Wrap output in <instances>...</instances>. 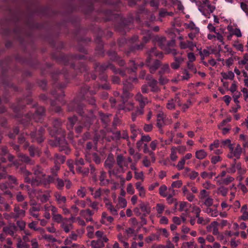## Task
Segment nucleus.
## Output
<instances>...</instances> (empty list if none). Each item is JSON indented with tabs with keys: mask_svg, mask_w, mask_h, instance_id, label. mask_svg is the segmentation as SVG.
<instances>
[{
	"mask_svg": "<svg viewBox=\"0 0 248 248\" xmlns=\"http://www.w3.org/2000/svg\"><path fill=\"white\" fill-rule=\"evenodd\" d=\"M175 103H177L179 106H181L180 99L178 94H176L173 98L168 101V102L166 105V107L168 109L170 110L174 109Z\"/></svg>",
	"mask_w": 248,
	"mask_h": 248,
	"instance_id": "22",
	"label": "nucleus"
},
{
	"mask_svg": "<svg viewBox=\"0 0 248 248\" xmlns=\"http://www.w3.org/2000/svg\"><path fill=\"white\" fill-rule=\"evenodd\" d=\"M93 147V142H88L86 143L85 150V155L87 153H91L93 152L92 149Z\"/></svg>",
	"mask_w": 248,
	"mask_h": 248,
	"instance_id": "50",
	"label": "nucleus"
},
{
	"mask_svg": "<svg viewBox=\"0 0 248 248\" xmlns=\"http://www.w3.org/2000/svg\"><path fill=\"white\" fill-rule=\"evenodd\" d=\"M226 146H229L230 149L232 150V147L231 143V140H230L229 139H227L226 140H222L221 142V147H225Z\"/></svg>",
	"mask_w": 248,
	"mask_h": 248,
	"instance_id": "57",
	"label": "nucleus"
},
{
	"mask_svg": "<svg viewBox=\"0 0 248 248\" xmlns=\"http://www.w3.org/2000/svg\"><path fill=\"white\" fill-rule=\"evenodd\" d=\"M3 232L11 236H14L15 233L14 228L12 227H4L3 228Z\"/></svg>",
	"mask_w": 248,
	"mask_h": 248,
	"instance_id": "47",
	"label": "nucleus"
},
{
	"mask_svg": "<svg viewBox=\"0 0 248 248\" xmlns=\"http://www.w3.org/2000/svg\"><path fill=\"white\" fill-rule=\"evenodd\" d=\"M5 6L6 9L11 14V16L4 18L0 22V33L5 37L13 36L21 40L22 30L19 23L20 17L17 14H13L8 7V0H0Z\"/></svg>",
	"mask_w": 248,
	"mask_h": 248,
	"instance_id": "6",
	"label": "nucleus"
},
{
	"mask_svg": "<svg viewBox=\"0 0 248 248\" xmlns=\"http://www.w3.org/2000/svg\"><path fill=\"white\" fill-rule=\"evenodd\" d=\"M38 85L43 90H46L47 89V82L46 79L39 80L38 82Z\"/></svg>",
	"mask_w": 248,
	"mask_h": 248,
	"instance_id": "63",
	"label": "nucleus"
},
{
	"mask_svg": "<svg viewBox=\"0 0 248 248\" xmlns=\"http://www.w3.org/2000/svg\"><path fill=\"white\" fill-rule=\"evenodd\" d=\"M121 98L122 103L119 105V109L124 110L125 111L133 110L134 108V104L133 103L128 101L127 100L129 98H124L122 96H121Z\"/></svg>",
	"mask_w": 248,
	"mask_h": 248,
	"instance_id": "18",
	"label": "nucleus"
},
{
	"mask_svg": "<svg viewBox=\"0 0 248 248\" xmlns=\"http://www.w3.org/2000/svg\"><path fill=\"white\" fill-rule=\"evenodd\" d=\"M61 227L66 233H68L73 229V225L71 223L63 222L61 224Z\"/></svg>",
	"mask_w": 248,
	"mask_h": 248,
	"instance_id": "41",
	"label": "nucleus"
},
{
	"mask_svg": "<svg viewBox=\"0 0 248 248\" xmlns=\"http://www.w3.org/2000/svg\"><path fill=\"white\" fill-rule=\"evenodd\" d=\"M221 75L223 78V79L221 80L222 82H223V79L232 80L234 77V73L231 71L228 73L222 72Z\"/></svg>",
	"mask_w": 248,
	"mask_h": 248,
	"instance_id": "39",
	"label": "nucleus"
},
{
	"mask_svg": "<svg viewBox=\"0 0 248 248\" xmlns=\"http://www.w3.org/2000/svg\"><path fill=\"white\" fill-rule=\"evenodd\" d=\"M85 156L86 161L90 163L94 162L96 165H99L102 161L101 155L96 152H93L91 153H87Z\"/></svg>",
	"mask_w": 248,
	"mask_h": 248,
	"instance_id": "17",
	"label": "nucleus"
},
{
	"mask_svg": "<svg viewBox=\"0 0 248 248\" xmlns=\"http://www.w3.org/2000/svg\"><path fill=\"white\" fill-rule=\"evenodd\" d=\"M141 32L143 35V42L140 43V44L137 43L138 41V37L137 35H134L128 40L124 37L120 38L118 41L120 50H124L126 54L129 55L131 52L142 49L144 44L153 38V41L159 46L161 49H168V53H170V52L172 49H170V47L174 44V41H167L166 38L163 36L158 35L153 36L152 31L149 29H142L141 30Z\"/></svg>",
	"mask_w": 248,
	"mask_h": 248,
	"instance_id": "5",
	"label": "nucleus"
},
{
	"mask_svg": "<svg viewBox=\"0 0 248 248\" xmlns=\"http://www.w3.org/2000/svg\"><path fill=\"white\" fill-rule=\"evenodd\" d=\"M186 25L187 28H189L191 30H194L196 33H199V29L197 27H196L195 24L193 21H190V22L188 24H186Z\"/></svg>",
	"mask_w": 248,
	"mask_h": 248,
	"instance_id": "53",
	"label": "nucleus"
},
{
	"mask_svg": "<svg viewBox=\"0 0 248 248\" xmlns=\"http://www.w3.org/2000/svg\"><path fill=\"white\" fill-rule=\"evenodd\" d=\"M129 64V68H128L127 70L128 71L130 70L131 72L134 73L136 72L138 66L142 67L144 65V63L143 62H140L139 64H138V63H136L133 61H130Z\"/></svg>",
	"mask_w": 248,
	"mask_h": 248,
	"instance_id": "27",
	"label": "nucleus"
},
{
	"mask_svg": "<svg viewBox=\"0 0 248 248\" xmlns=\"http://www.w3.org/2000/svg\"><path fill=\"white\" fill-rule=\"evenodd\" d=\"M187 69L193 73L196 74L197 73V69L192 62H187Z\"/></svg>",
	"mask_w": 248,
	"mask_h": 248,
	"instance_id": "59",
	"label": "nucleus"
},
{
	"mask_svg": "<svg viewBox=\"0 0 248 248\" xmlns=\"http://www.w3.org/2000/svg\"><path fill=\"white\" fill-rule=\"evenodd\" d=\"M167 190V187L164 185H162L159 189V193L162 197H166L168 195L166 193Z\"/></svg>",
	"mask_w": 248,
	"mask_h": 248,
	"instance_id": "51",
	"label": "nucleus"
},
{
	"mask_svg": "<svg viewBox=\"0 0 248 248\" xmlns=\"http://www.w3.org/2000/svg\"><path fill=\"white\" fill-rule=\"evenodd\" d=\"M19 158L20 160L26 164L32 165L34 163V161L31 159L29 156L24 154H19Z\"/></svg>",
	"mask_w": 248,
	"mask_h": 248,
	"instance_id": "31",
	"label": "nucleus"
},
{
	"mask_svg": "<svg viewBox=\"0 0 248 248\" xmlns=\"http://www.w3.org/2000/svg\"><path fill=\"white\" fill-rule=\"evenodd\" d=\"M207 154L204 150H200L196 152V157L199 159H203Z\"/></svg>",
	"mask_w": 248,
	"mask_h": 248,
	"instance_id": "43",
	"label": "nucleus"
},
{
	"mask_svg": "<svg viewBox=\"0 0 248 248\" xmlns=\"http://www.w3.org/2000/svg\"><path fill=\"white\" fill-rule=\"evenodd\" d=\"M107 54L110 60L116 62L119 66H123L125 64L124 61L121 59L115 51L111 49L107 52Z\"/></svg>",
	"mask_w": 248,
	"mask_h": 248,
	"instance_id": "19",
	"label": "nucleus"
},
{
	"mask_svg": "<svg viewBox=\"0 0 248 248\" xmlns=\"http://www.w3.org/2000/svg\"><path fill=\"white\" fill-rule=\"evenodd\" d=\"M16 166L18 171L24 177L26 183L31 184L32 186H38L43 183L46 182V178L44 177L42 168L37 165L33 169V173L28 170L26 167L23 166H18L17 163H15Z\"/></svg>",
	"mask_w": 248,
	"mask_h": 248,
	"instance_id": "7",
	"label": "nucleus"
},
{
	"mask_svg": "<svg viewBox=\"0 0 248 248\" xmlns=\"http://www.w3.org/2000/svg\"><path fill=\"white\" fill-rule=\"evenodd\" d=\"M19 131V129L18 126H15L14 127L13 131H10L8 136L10 139H14L16 136L18 134Z\"/></svg>",
	"mask_w": 248,
	"mask_h": 248,
	"instance_id": "44",
	"label": "nucleus"
},
{
	"mask_svg": "<svg viewBox=\"0 0 248 248\" xmlns=\"http://www.w3.org/2000/svg\"><path fill=\"white\" fill-rule=\"evenodd\" d=\"M127 202L126 200L123 198L119 197L118 199V203L117 206L119 208H124L126 206Z\"/></svg>",
	"mask_w": 248,
	"mask_h": 248,
	"instance_id": "52",
	"label": "nucleus"
},
{
	"mask_svg": "<svg viewBox=\"0 0 248 248\" xmlns=\"http://www.w3.org/2000/svg\"><path fill=\"white\" fill-rule=\"evenodd\" d=\"M15 198L17 202H21L25 200L27 196L23 195L21 192H17L15 195Z\"/></svg>",
	"mask_w": 248,
	"mask_h": 248,
	"instance_id": "45",
	"label": "nucleus"
},
{
	"mask_svg": "<svg viewBox=\"0 0 248 248\" xmlns=\"http://www.w3.org/2000/svg\"><path fill=\"white\" fill-rule=\"evenodd\" d=\"M91 246L93 248H102L104 247L105 245L102 239H98L97 241L93 240Z\"/></svg>",
	"mask_w": 248,
	"mask_h": 248,
	"instance_id": "32",
	"label": "nucleus"
},
{
	"mask_svg": "<svg viewBox=\"0 0 248 248\" xmlns=\"http://www.w3.org/2000/svg\"><path fill=\"white\" fill-rule=\"evenodd\" d=\"M65 161V156L58 154L55 155V164H63Z\"/></svg>",
	"mask_w": 248,
	"mask_h": 248,
	"instance_id": "40",
	"label": "nucleus"
},
{
	"mask_svg": "<svg viewBox=\"0 0 248 248\" xmlns=\"http://www.w3.org/2000/svg\"><path fill=\"white\" fill-rule=\"evenodd\" d=\"M186 163V160L182 158L178 163L176 166L178 170H181L184 169V165Z\"/></svg>",
	"mask_w": 248,
	"mask_h": 248,
	"instance_id": "64",
	"label": "nucleus"
},
{
	"mask_svg": "<svg viewBox=\"0 0 248 248\" xmlns=\"http://www.w3.org/2000/svg\"><path fill=\"white\" fill-rule=\"evenodd\" d=\"M107 173L104 171H101L100 175L99 177L100 181V185L101 186H106L109 184L110 181L109 179H107Z\"/></svg>",
	"mask_w": 248,
	"mask_h": 248,
	"instance_id": "24",
	"label": "nucleus"
},
{
	"mask_svg": "<svg viewBox=\"0 0 248 248\" xmlns=\"http://www.w3.org/2000/svg\"><path fill=\"white\" fill-rule=\"evenodd\" d=\"M44 238L49 242L54 243L57 241V239L51 234H46L44 235Z\"/></svg>",
	"mask_w": 248,
	"mask_h": 248,
	"instance_id": "61",
	"label": "nucleus"
},
{
	"mask_svg": "<svg viewBox=\"0 0 248 248\" xmlns=\"http://www.w3.org/2000/svg\"><path fill=\"white\" fill-rule=\"evenodd\" d=\"M183 75L181 76V79L182 80H187L191 77V75L189 73V72L188 71V70L187 69H184V71H183Z\"/></svg>",
	"mask_w": 248,
	"mask_h": 248,
	"instance_id": "55",
	"label": "nucleus"
},
{
	"mask_svg": "<svg viewBox=\"0 0 248 248\" xmlns=\"http://www.w3.org/2000/svg\"><path fill=\"white\" fill-rule=\"evenodd\" d=\"M148 86L151 88V91L153 92H157L159 89L158 87L157 81L155 79H152L149 80V81L148 83Z\"/></svg>",
	"mask_w": 248,
	"mask_h": 248,
	"instance_id": "30",
	"label": "nucleus"
},
{
	"mask_svg": "<svg viewBox=\"0 0 248 248\" xmlns=\"http://www.w3.org/2000/svg\"><path fill=\"white\" fill-rule=\"evenodd\" d=\"M117 164L121 169L123 167H128V164L126 163L125 159L122 155H118L116 157Z\"/></svg>",
	"mask_w": 248,
	"mask_h": 248,
	"instance_id": "26",
	"label": "nucleus"
},
{
	"mask_svg": "<svg viewBox=\"0 0 248 248\" xmlns=\"http://www.w3.org/2000/svg\"><path fill=\"white\" fill-rule=\"evenodd\" d=\"M51 183H54L58 189H63L64 182L62 179L51 176H47L46 178V182L45 183V185H46Z\"/></svg>",
	"mask_w": 248,
	"mask_h": 248,
	"instance_id": "15",
	"label": "nucleus"
},
{
	"mask_svg": "<svg viewBox=\"0 0 248 248\" xmlns=\"http://www.w3.org/2000/svg\"><path fill=\"white\" fill-rule=\"evenodd\" d=\"M236 158L233 159V162L232 163L231 167L227 168V171L229 173H233L236 171L235 168Z\"/></svg>",
	"mask_w": 248,
	"mask_h": 248,
	"instance_id": "60",
	"label": "nucleus"
},
{
	"mask_svg": "<svg viewBox=\"0 0 248 248\" xmlns=\"http://www.w3.org/2000/svg\"><path fill=\"white\" fill-rule=\"evenodd\" d=\"M53 128L50 127L47 128L49 134L52 137H56L54 146L60 145L61 140L60 138L57 137L60 135L61 137H64L65 136V130L62 128V122L60 119L55 118L52 121Z\"/></svg>",
	"mask_w": 248,
	"mask_h": 248,
	"instance_id": "12",
	"label": "nucleus"
},
{
	"mask_svg": "<svg viewBox=\"0 0 248 248\" xmlns=\"http://www.w3.org/2000/svg\"><path fill=\"white\" fill-rule=\"evenodd\" d=\"M99 115L101 122L104 124L105 127H106L110 122V119L109 117L112 115L111 114H104L103 113H100Z\"/></svg>",
	"mask_w": 248,
	"mask_h": 248,
	"instance_id": "28",
	"label": "nucleus"
},
{
	"mask_svg": "<svg viewBox=\"0 0 248 248\" xmlns=\"http://www.w3.org/2000/svg\"><path fill=\"white\" fill-rule=\"evenodd\" d=\"M86 193V189L85 187H81L77 192V194L78 196L81 198H84Z\"/></svg>",
	"mask_w": 248,
	"mask_h": 248,
	"instance_id": "56",
	"label": "nucleus"
},
{
	"mask_svg": "<svg viewBox=\"0 0 248 248\" xmlns=\"http://www.w3.org/2000/svg\"><path fill=\"white\" fill-rule=\"evenodd\" d=\"M95 36V42L97 44L95 48V54L99 57H103L105 55L104 44L102 41V37L106 35L107 38L111 37L113 33L109 31H103L97 25H93L90 28Z\"/></svg>",
	"mask_w": 248,
	"mask_h": 248,
	"instance_id": "8",
	"label": "nucleus"
},
{
	"mask_svg": "<svg viewBox=\"0 0 248 248\" xmlns=\"http://www.w3.org/2000/svg\"><path fill=\"white\" fill-rule=\"evenodd\" d=\"M170 69L168 64H165L162 66L160 69L158 71L159 75H163L164 74L168 73L170 72Z\"/></svg>",
	"mask_w": 248,
	"mask_h": 248,
	"instance_id": "42",
	"label": "nucleus"
},
{
	"mask_svg": "<svg viewBox=\"0 0 248 248\" xmlns=\"http://www.w3.org/2000/svg\"><path fill=\"white\" fill-rule=\"evenodd\" d=\"M190 204L186 202H181L180 203V211H186L187 212V207Z\"/></svg>",
	"mask_w": 248,
	"mask_h": 248,
	"instance_id": "58",
	"label": "nucleus"
},
{
	"mask_svg": "<svg viewBox=\"0 0 248 248\" xmlns=\"http://www.w3.org/2000/svg\"><path fill=\"white\" fill-rule=\"evenodd\" d=\"M101 88L106 90H109L110 89L109 84L106 83L100 85L99 83H97L94 85L93 90H90V87L86 84L82 85L78 96L67 106L68 111H76L81 118L77 123L78 119L76 116L69 118L67 123V128L68 130L72 129L76 124L75 131L79 134L82 132L83 128L88 129L93 123L96 121L92 110L88 109L82 101L85 100L90 104L95 105L96 101L92 95L95 94L96 92Z\"/></svg>",
	"mask_w": 248,
	"mask_h": 248,
	"instance_id": "2",
	"label": "nucleus"
},
{
	"mask_svg": "<svg viewBox=\"0 0 248 248\" xmlns=\"http://www.w3.org/2000/svg\"><path fill=\"white\" fill-rule=\"evenodd\" d=\"M148 3L147 0L143 1L142 5L139 6L135 17L132 13H130L126 18L119 14L115 13L110 9H104L101 8L98 10V12L104 16L105 21H113L116 31L124 34L132 28L134 20L140 23L141 15L145 16L147 18L151 16L150 11L145 8Z\"/></svg>",
	"mask_w": 248,
	"mask_h": 248,
	"instance_id": "4",
	"label": "nucleus"
},
{
	"mask_svg": "<svg viewBox=\"0 0 248 248\" xmlns=\"http://www.w3.org/2000/svg\"><path fill=\"white\" fill-rule=\"evenodd\" d=\"M27 148L28 149L29 155L31 157H34L35 156L39 157L42 154L41 149L34 145H29Z\"/></svg>",
	"mask_w": 248,
	"mask_h": 248,
	"instance_id": "23",
	"label": "nucleus"
},
{
	"mask_svg": "<svg viewBox=\"0 0 248 248\" xmlns=\"http://www.w3.org/2000/svg\"><path fill=\"white\" fill-rule=\"evenodd\" d=\"M33 85L31 83H28L27 85V93L26 96L23 98H18L16 102L11 105V108L15 113V117L18 119L19 123L23 125L26 135H30L32 142H37L38 143H42L45 140L44 134L45 127L41 126L37 130L35 128L36 123H41L45 116L46 110L43 107H37V104H33L32 107L35 108L34 113L29 112L25 115H23V110L26 105L31 104L32 99L31 98V90Z\"/></svg>",
	"mask_w": 248,
	"mask_h": 248,
	"instance_id": "3",
	"label": "nucleus"
},
{
	"mask_svg": "<svg viewBox=\"0 0 248 248\" xmlns=\"http://www.w3.org/2000/svg\"><path fill=\"white\" fill-rule=\"evenodd\" d=\"M8 153V150L6 146H0V164L4 163L6 161V158L4 156L6 155Z\"/></svg>",
	"mask_w": 248,
	"mask_h": 248,
	"instance_id": "25",
	"label": "nucleus"
},
{
	"mask_svg": "<svg viewBox=\"0 0 248 248\" xmlns=\"http://www.w3.org/2000/svg\"><path fill=\"white\" fill-rule=\"evenodd\" d=\"M136 78H130L126 79L124 82L123 94L121 96L123 97L129 98L131 96V93L129 91L133 88L132 82L137 81Z\"/></svg>",
	"mask_w": 248,
	"mask_h": 248,
	"instance_id": "14",
	"label": "nucleus"
},
{
	"mask_svg": "<svg viewBox=\"0 0 248 248\" xmlns=\"http://www.w3.org/2000/svg\"><path fill=\"white\" fill-rule=\"evenodd\" d=\"M221 160L222 158L219 155H214L211 158V162L213 164H216Z\"/></svg>",
	"mask_w": 248,
	"mask_h": 248,
	"instance_id": "62",
	"label": "nucleus"
},
{
	"mask_svg": "<svg viewBox=\"0 0 248 248\" xmlns=\"http://www.w3.org/2000/svg\"><path fill=\"white\" fill-rule=\"evenodd\" d=\"M232 152L233 155L236 157V159H239L242 153V148L239 144H237L234 150L232 148L230 149Z\"/></svg>",
	"mask_w": 248,
	"mask_h": 248,
	"instance_id": "33",
	"label": "nucleus"
},
{
	"mask_svg": "<svg viewBox=\"0 0 248 248\" xmlns=\"http://www.w3.org/2000/svg\"><path fill=\"white\" fill-rule=\"evenodd\" d=\"M39 210L40 208L39 207L33 206L30 209V213L31 216L37 219L38 220H40V219L38 218V214L36 213L39 212Z\"/></svg>",
	"mask_w": 248,
	"mask_h": 248,
	"instance_id": "38",
	"label": "nucleus"
},
{
	"mask_svg": "<svg viewBox=\"0 0 248 248\" xmlns=\"http://www.w3.org/2000/svg\"><path fill=\"white\" fill-rule=\"evenodd\" d=\"M163 53L157 51L156 48L155 47L148 52L145 64L148 67L151 73H155L161 66L160 61L157 59H154V57L161 58L163 57Z\"/></svg>",
	"mask_w": 248,
	"mask_h": 248,
	"instance_id": "11",
	"label": "nucleus"
},
{
	"mask_svg": "<svg viewBox=\"0 0 248 248\" xmlns=\"http://www.w3.org/2000/svg\"><path fill=\"white\" fill-rule=\"evenodd\" d=\"M135 99L139 103L140 108H137L136 110L132 112L131 118L133 122L136 120L138 116L143 114V108L146 104L149 102L147 97L143 96L140 93H138L136 94Z\"/></svg>",
	"mask_w": 248,
	"mask_h": 248,
	"instance_id": "13",
	"label": "nucleus"
},
{
	"mask_svg": "<svg viewBox=\"0 0 248 248\" xmlns=\"http://www.w3.org/2000/svg\"><path fill=\"white\" fill-rule=\"evenodd\" d=\"M54 197L55 201L59 207H63L64 205H66L67 199L65 196L62 195L60 192H55Z\"/></svg>",
	"mask_w": 248,
	"mask_h": 248,
	"instance_id": "20",
	"label": "nucleus"
},
{
	"mask_svg": "<svg viewBox=\"0 0 248 248\" xmlns=\"http://www.w3.org/2000/svg\"><path fill=\"white\" fill-rule=\"evenodd\" d=\"M141 0H127L128 5L133 7L135 6L137 2L140 1ZM98 2L103 4L110 5L114 9V12L115 11L118 12L122 5V3L120 0H91L87 7V10L85 11L86 14H90L94 10V4L95 3ZM113 12V11H112Z\"/></svg>",
	"mask_w": 248,
	"mask_h": 248,
	"instance_id": "9",
	"label": "nucleus"
},
{
	"mask_svg": "<svg viewBox=\"0 0 248 248\" xmlns=\"http://www.w3.org/2000/svg\"><path fill=\"white\" fill-rule=\"evenodd\" d=\"M52 58L58 63L64 65H70L71 70L76 73L71 74L72 72L63 68L62 70L57 69L53 71H51L52 65L50 63H46V70L41 69V73L45 75L47 73H50L51 77L53 80V89L51 91V94L55 98V100H50V106L52 110L57 113H60L61 108L57 105V102L62 104H64L65 101L63 99L64 93L63 89L66 87L71 78H75L78 75V73L85 72L84 75L86 81H89L91 78L92 79L96 78V75L94 74L91 75L87 72L88 68L86 64L83 62L77 61L84 60L87 59V57L79 54L65 55L63 53L58 51L52 54Z\"/></svg>",
	"mask_w": 248,
	"mask_h": 248,
	"instance_id": "1",
	"label": "nucleus"
},
{
	"mask_svg": "<svg viewBox=\"0 0 248 248\" xmlns=\"http://www.w3.org/2000/svg\"><path fill=\"white\" fill-rule=\"evenodd\" d=\"M205 212L213 217H216L218 215V211L216 207H207L205 209Z\"/></svg>",
	"mask_w": 248,
	"mask_h": 248,
	"instance_id": "35",
	"label": "nucleus"
},
{
	"mask_svg": "<svg viewBox=\"0 0 248 248\" xmlns=\"http://www.w3.org/2000/svg\"><path fill=\"white\" fill-rule=\"evenodd\" d=\"M216 175V173L215 172H211L210 173H208L206 171H203L202 172V173H201V177L203 178V179H206V178H209V179H211L213 176H215Z\"/></svg>",
	"mask_w": 248,
	"mask_h": 248,
	"instance_id": "54",
	"label": "nucleus"
},
{
	"mask_svg": "<svg viewBox=\"0 0 248 248\" xmlns=\"http://www.w3.org/2000/svg\"><path fill=\"white\" fill-rule=\"evenodd\" d=\"M106 206H107L108 209L110 211L111 213L113 215H117V211H118V210L119 209V208L114 207L112 205V204L110 203H107Z\"/></svg>",
	"mask_w": 248,
	"mask_h": 248,
	"instance_id": "48",
	"label": "nucleus"
},
{
	"mask_svg": "<svg viewBox=\"0 0 248 248\" xmlns=\"http://www.w3.org/2000/svg\"><path fill=\"white\" fill-rule=\"evenodd\" d=\"M18 143L20 144H23L24 149H27L29 147L30 143L26 140V138L23 134L20 135L18 138Z\"/></svg>",
	"mask_w": 248,
	"mask_h": 248,
	"instance_id": "36",
	"label": "nucleus"
},
{
	"mask_svg": "<svg viewBox=\"0 0 248 248\" xmlns=\"http://www.w3.org/2000/svg\"><path fill=\"white\" fill-rule=\"evenodd\" d=\"M13 186L8 185L7 183L0 184V190L1 193H0V195L3 194L7 195L9 198H12L13 194L11 191L10 187Z\"/></svg>",
	"mask_w": 248,
	"mask_h": 248,
	"instance_id": "21",
	"label": "nucleus"
},
{
	"mask_svg": "<svg viewBox=\"0 0 248 248\" xmlns=\"http://www.w3.org/2000/svg\"><path fill=\"white\" fill-rule=\"evenodd\" d=\"M25 211L20 208V205L15 204L13 211L9 214V217L11 218L15 219H21L25 216Z\"/></svg>",
	"mask_w": 248,
	"mask_h": 248,
	"instance_id": "16",
	"label": "nucleus"
},
{
	"mask_svg": "<svg viewBox=\"0 0 248 248\" xmlns=\"http://www.w3.org/2000/svg\"><path fill=\"white\" fill-rule=\"evenodd\" d=\"M139 207L143 213L142 215H143L144 216H147L150 213V208L144 203L140 204Z\"/></svg>",
	"mask_w": 248,
	"mask_h": 248,
	"instance_id": "37",
	"label": "nucleus"
},
{
	"mask_svg": "<svg viewBox=\"0 0 248 248\" xmlns=\"http://www.w3.org/2000/svg\"><path fill=\"white\" fill-rule=\"evenodd\" d=\"M218 223L217 221H214L211 224V227L212 228V232L214 235H217L219 233L217 226Z\"/></svg>",
	"mask_w": 248,
	"mask_h": 248,
	"instance_id": "49",
	"label": "nucleus"
},
{
	"mask_svg": "<svg viewBox=\"0 0 248 248\" xmlns=\"http://www.w3.org/2000/svg\"><path fill=\"white\" fill-rule=\"evenodd\" d=\"M94 70L96 72H98L99 74V78L101 81H107L108 76L104 73V72L108 69H111L115 74H119L123 77L125 76V71L122 70L119 68H117L114 65L108 62L100 64L99 63L95 62L94 63Z\"/></svg>",
	"mask_w": 248,
	"mask_h": 248,
	"instance_id": "10",
	"label": "nucleus"
},
{
	"mask_svg": "<svg viewBox=\"0 0 248 248\" xmlns=\"http://www.w3.org/2000/svg\"><path fill=\"white\" fill-rule=\"evenodd\" d=\"M114 163V160L113 157L108 156L105 161L104 166L106 168L109 169L112 168Z\"/></svg>",
	"mask_w": 248,
	"mask_h": 248,
	"instance_id": "34",
	"label": "nucleus"
},
{
	"mask_svg": "<svg viewBox=\"0 0 248 248\" xmlns=\"http://www.w3.org/2000/svg\"><path fill=\"white\" fill-rule=\"evenodd\" d=\"M60 169V165L59 164H55L54 166L51 169V172L52 175L51 176L56 177L58 175V172Z\"/></svg>",
	"mask_w": 248,
	"mask_h": 248,
	"instance_id": "46",
	"label": "nucleus"
},
{
	"mask_svg": "<svg viewBox=\"0 0 248 248\" xmlns=\"http://www.w3.org/2000/svg\"><path fill=\"white\" fill-rule=\"evenodd\" d=\"M90 173L92 176L93 179L96 182L97 181V169L93 163H90L89 165Z\"/></svg>",
	"mask_w": 248,
	"mask_h": 248,
	"instance_id": "29",
	"label": "nucleus"
}]
</instances>
